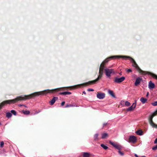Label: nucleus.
<instances>
[{"mask_svg":"<svg viewBox=\"0 0 157 157\" xmlns=\"http://www.w3.org/2000/svg\"><path fill=\"white\" fill-rule=\"evenodd\" d=\"M61 90H63V88H59L52 90L47 89L41 91L35 92L28 95H22L13 99L5 100L0 103V109H1L4 106L7 104H13L18 101L29 99L36 96L46 94L48 93H54Z\"/></svg>","mask_w":157,"mask_h":157,"instance_id":"1","label":"nucleus"},{"mask_svg":"<svg viewBox=\"0 0 157 157\" xmlns=\"http://www.w3.org/2000/svg\"><path fill=\"white\" fill-rule=\"evenodd\" d=\"M104 69V68L101 67V66H100L99 70V75L98 76V77L95 80L93 81H89L87 82L81 84L76 85L73 86H69L67 88H69L70 90L75 89L77 88L80 87L81 86H86L88 85L95 83L102 78L103 73Z\"/></svg>","mask_w":157,"mask_h":157,"instance_id":"2","label":"nucleus"},{"mask_svg":"<svg viewBox=\"0 0 157 157\" xmlns=\"http://www.w3.org/2000/svg\"><path fill=\"white\" fill-rule=\"evenodd\" d=\"M124 59H131L132 60V62L133 63L132 66L136 67L138 72L141 74L143 75L147 74L151 76L153 78L157 80V75L150 72L143 71L138 66L135 60L132 57L129 56H125Z\"/></svg>","mask_w":157,"mask_h":157,"instance_id":"3","label":"nucleus"},{"mask_svg":"<svg viewBox=\"0 0 157 157\" xmlns=\"http://www.w3.org/2000/svg\"><path fill=\"white\" fill-rule=\"evenodd\" d=\"M157 115V110L154 112L149 117V121L151 125L153 128H157V124H156L153 121V117Z\"/></svg>","mask_w":157,"mask_h":157,"instance_id":"4","label":"nucleus"},{"mask_svg":"<svg viewBox=\"0 0 157 157\" xmlns=\"http://www.w3.org/2000/svg\"><path fill=\"white\" fill-rule=\"evenodd\" d=\"M157 115V110L154 112L149 117V121L151 125L153 128H157V124H156L153 121V117Z\"/></svg>","mask_w":157,"mask_h":157,"instance_id":"5","label":"nucleus"},{"mask_svg":"<svg viewBox=\"0 0 157 157\" xmlns=\"http://www.w3.org/2000/svg\"><path fill=\"white\" fill-rule=\"evenodd\" d=\"M157 115V110L154 112L149 117V121L151 125L153 128H157V124H156L153 121V117Z\"/></svg>","mask_w":157,"mask_h":157,"instance_id":"6","label":"nucleus"},{"mask_svg":"<svg viewBox=\"0 0 157 157\" xmlns=\"http://www.w3.org/2000/svg\"><path fill=\"white\" fill-rule=\"evenodd\" d=\"M125 56H112L108 57L105 59V62H108L111 59H114L116 58H122L124 59Z\"/></svg>","mask_w":157,"mask_h":157,"instance_id":"7","label":"nucleus"},{"mask_svg":"<svg viewBox=\"0 0 157 157\" xmlns=\"http://www.w3.org/2000/svg\"><path fill=\"white\" fill-rule=\"evenodd\" d=\"M105 71L106 75L108 77H110L111 74L114 73V71L113 69H105Z\"/></svg>","mask_w":157,"mask_h":157,"instance_id":"8","label":"nucleus"},{"mask_svg":"<svg viewBox=\"0 0 157 157\" xmlns=\"http://www.w3.org/2000/svg\"><path fill=\"white\" fill-rule=\"evenodd\" d=\"M109 144L119 150H120L122 148V147L121 146L117 144H116L111 141L109 142Z\"/></svg>","mask_w":157,"mask_h":157,"instance_id":"9","label":"nucleus"},{"mask_svg":"<svg viewBox=\"0 0 157 157\" xmlns=\"http://www.w3.org/2000/svg\"><path fill=\"white\" fill-rule=\"evenodd\" d=\"M125 79V77L123 76L122 77L120 78L116 77L115 78L114 82L116 83H120L124 81Z\"/></svg>","mask_w":157,"mask_h":157,"instance_id":"10","label":"nucleus"},{"mask_svg":"<svg viewBox=\"0 0 157 157\" xmlns=\"http://www.w3.org/2000/svg\"><path fill=\"white\" fill-rule=\"evenodd\" d=\"M105 97V94L99 92H97V97L99 99H103Z\"/></svg>","mask_w":157,"mask_h":157,"instance_id":"11","label":"nucleus"},{"mask_svg":"<svg viewBox=\"0 0 157 157\" xmlns=\"http://www.w3.org/2000/svg\"><path fill=\"white\" fill-rule=\"evenodd\" d=\"M142 78L140 77L138 78L136 80L135 83V85L136 86H137L142 80Z\"/></svg>","mask_w":157,"mask_h":157,"instance_id":"12","label":"nucleus"},{"mask_svg":"<svg viewBox=\"0 0 157 157\" xmlns=\"http://www.w3.org/2000/svg\"><path fill=\"white\" fill-rule=\"evenodd\" d=\"M129 141L134 143L136 141V137L134 136H130L129 138Z\"/></svg>","mask_w":157,"mask_h":157,"instance_id":"13","label":"nucleus"},{"mask_svg":"<svg viewBox=\"0 0 157 157\" xmlns=\"http://www.w3.org/2000/svg\"><path fill=\"white\" fill-rule=\"evenodd\" d=\"M155 84L152 82L151 81H150L149 82L148 87L150 89H153L155 87Z\"/></svg>","mask_w":157,"mask_h":157,"instance_id":"14","label":"nucleus"},{"mask_svg":"<svg viewBox=\"0 0 157 157\" xmlns=\"http://www.w3.org/2000/svg\"><path fill=\"white\" fill-rule=\"evenodd\" d=\"M58 98L57 97H54L51 101L50 103L51 105H52L55 102L56 100H57Z\"/></svg>","mask_w":157,"mask_h":157,"instance_id":"15","label":"nucleus"},{"mask_svg":"<svg viewBox=\"0 0 157 157\" xmlns=\"http://www.w3.org/2000/svg\"><path fill=\"white\" fill-rule=\"evenodd\" d=\"M60 95H70L71 94V93L69 92H61L59 93Z\"/></svg>","mask_w":157,"mask_h":157,"instance_id":"16","label":"nucleus"},{"mask_svg":"<svg viewBox=\"0 0 157 157\" xmlns=\"http://www.w3.org/2000/svg\"><path fill=\"white\" fill-rule=\"evenodd\" d=\"M101 136H102L101 138L102 139H104L108 137V135L107 133H102L101 135Z\"/></svg>","mask_w":157,"mask_h":157,"instance_id":"17","label":"nucleus"},{"mask_svg":"<svg viewBox=\"0 0 157 157\" xmlns=\"http://www.w3.org/2000/svg\"><path fill=\"white\" fill-rule=\"evenodd\" d=\"M90 155L88 152H83V157H90Z\"/></svg>","mask_w":157,"mask_h":157,"instance_id":"18","label":"nucleus"},{"mask_svg":"<svg viewBox=\"0 0 157 157\" xmlns=\"http://www.w3.org/2000/svg\"><path fill=\"white\" fill-rule=\"evenodd\" d=\"M140 101H141L142 103L144 104L147 101V99L142 97L140 98Z\"/></svg>","mask_w":157,"mask_h":157,"instance_id":"19","label":"nucleus"},{"mask_svg":"<svg viewBox=\"0 0 157 157\" xmlns=\"http://www.w3.org/2000/svg\"><path fill=\"white\" fill-rule=\"evenodd\" d=\"M136 132L137 135L141 136L142 135L143 132L141 130H139L136 131Z\"/></svg>","mask_w":157,"mask_h":157,"instance_id":"20","label":"nucleus"},{"mask_svg":"<svg viewBox=\"0 0 157 157\" xmlns=\"http://www.w3.org/2000/svg\"><path fill=\"white\" fill-rule=\"evenodd\" d=\"M98 134L97 133L95 134L94 137V140L95 141H98L99 140L98 138Z\"/></svg>","mask_w":157,"mask_h":157,"instance_id":"21","label":"nucleus"},{"mask_svg":"<svg viewBox=\"0 0 157 157\" xmlns=\"http://www.w3.org/2000/svg\"><path fill=\"white\" fill-rule=\"evenodd\" d=\"M108 92H109V94L110 95H111L112 97H113L114 98L115 97L113 91L109 90L108 91Z\"/></svg>","mask_w":157,"mask_h":157,"instance_id":"22","label":"nucleus"},{"mask_svg":"<svg viewBox=\"0 0 157 157\" xmlns=\"http://www.w3.org/2000/svg\"><path fill=\"white\" fill-rule=\"evenodd\" d=\"M12 116V114L10 112L7 113H6V117L8 118H10Z\"/></svg>","mask_w":157,"mask_h":157,"instance_id":"23","label":"nucleus"},{"mask_svg":"<svg viewBox=\"0 0 157 157\" xmlns=\"http://www.w3.org/2000/svg\"><path fill=\"white\" fill-rule=\"evenodd\" d=\"M107 62H105V59L104 60L102 63L101 64L100 66H101V67H103V68H104L105 67V63H107Z\"/></svg>","mask_w":157,"mask_h":157,"instance_id":"24","label":"nucleus"},{"mask_svg":"<svg viewBox=\"0 0 157 157\" xmlns=\"http://www.w3.org/2000/svg\"><path fill=\"white\" fill-rule=\"evenodd\" d=\"M134 108H135L134 107L131 106L129 107L128 109H127V111H130L133 110L134 109Z\"/></svg>","mask_w":157,"mask_h":157,"instance_id":"25","label":"nucleus"},{"mask_svg":"<svg viewBox=\"0 0 157 157\" xmlns=\"http://www.w3.org/2000/svg\"><path fill=\"white\" fill-rule=\"evenodd\" d=\"M23 113L25 114L28 115L30 114V112L28 110H23Z\"/></svg>","mask_w":157,"mask_h":157,"instance_id":"26","label":"nucleus"},{"mask_svg":"<svg viewBox=\"0 0 157 157\" xmlns=\"http://www.w3.org/2000/svg\"><path fill=\"white\" fill-rule=\"evenodd\" d=\"M101 147H103L104 149L106 150L107 149L108 147L107 146H105L103 144H102L101 145Z\"/></svg>","mask_w":157,"mask_h":157,"instance_id":"27","label":"nucleus"},{"mask_svg":"<svg viewBox=\"0 0 157 157\" xmlns=\"http://www.w3.org/2000/svg\"><path fill=\"white\" fill-rule=\"evenodd\" d=\"M10 112L11 113H12L14 115H16L17 114V112L16 111L14 110H11Z\"/></svg>","mask_w":157,"mask_h":157,"instance_id":"28","label":"nucleus"},{"mask_svg":"<svg viewBox=\"0 0 157 157\" xmlns=\"http://www.w3.org/2000/svg\"><path fill=\"white\" fill-rule=\"evenodd\" d=\"M125 105L128 106L130 105V103L128 101H126L125 102Z\"/></svg>","mask_w":157,"mask_h":157,"instance_id":"29","label":"nucleus"},{"mask_svg":"<svg viewBox=\"0 0 157 157\" xmlns=\"http://www.w3.org/2000/svg\"><path fill=\"white\" fill-rule=\"evenodd\" d=\"M136 104V101L135 100V102L133 103L132 105V106L134 107V108H135Z\"/></svg>","mask_w":157,"mask_h":157,"instance_id":"30","label":"nucleus"},{"mask_svg":"<svg viewBox=\"0 0 157 157\" xmlns=\"http://www.w3.org/2000/svg\"><path fill=\"white\" fill-rule=\"evenodd\" d=\"M4 144V143L3 141H2L1 142L0 146V147L1 148L3 147Z\"/></svg>","mask_w":157,"mask_h":157,"instance_id":"31","label":"nucleus"},{"mask_svg":"<svg viewBox=\"0 0 157 157\" xmlns=\"http://www.w3.org/2000/svg\"><path fill=\"white\" fill-rule=\"evenodd\" d=\"M126 71H127V72L128 73L132 72V70L130 69H126Z\"/></svg>","mask_w":157,"mask_h":157,"instance_id":"32","label":"nucleus"},{"mask_svg":"<svg viewBox=\"0 0 157 157\" xmlns=\"http://www.w3.org/2000/svg\"><path fill=\"white\" fill-rule=\"evenodd\" d=\"M151 104L153 106H157V101H156L152 103Z\"/></svg>","mask_w":157,"mask_h":157,"instance_id":"33","label":"nucleus"},{"mask_svg":"<svg viewBox=\"0 0 157 157\" xmlns=\"http://www.w3.org/2000/svg\"><path fill=\"white\" fill-rule=\"evenodd\" d=\"M74 106V105L71 104H67L65 107L67 108L68 107H73Z\"/></svg>","mask_w":157,"mask_h":157,"instance_id":"34","label":"nucleus"},{"mask_svg":"<svg viewBox=\"0 0 157 157\" xmlns=\"http://www.w3.org/2000/svg\"><path fill=\"white\" fill-rule=\"evenodd\" d=\"M152 149L153 150H155L157 149V145L153 147L152 148Z\"/></svg>","mask_w":157,"mask_h":157,"instance_id":"35","label":"nucleus"},{"mask_svg":"<svg viewBox=\"0 0 157 157\" xmlns=\"http://www.w3.org/2000/svg\"><path fill=\"white\" fill-rule=\"evenodd\" d=\"M118 153L121 155H124V153L120 151V150L118 151Z\"/></svg>","mask_w":157,"mask_h":157,"instance_id":"36","label":"nucleus"},{"mask_svg":"<svg viewBox=\"0 0 157 157\" xmlns=\"http://www.w3.org/2000/svg\"><path fill=\"white\" fill-rule=\"evenodd\" d=\"M87 91H94V90L92 89L89 88L87 89Z\"/></svg>","mask_w":157,"mask_h":157,"instance_id":"37","label":"nucleus"},{"mask_svg":"<svg viewBox=\"0 0 157 157\" xmlns=\"http://www.w3.org/2000/svg\"><path fill=\"white\" fill-rule=\"evenodd\" d=\"M65 101H63L61 103V105L62 106H63L64 104H65Z\"/></svg>","mask_w":157,"mask_h":157,"instance_id":"38","label":"nucleus"},{"mask_svg":"<svg viewBox=\"0 0 157 157\" xmlns=\"http://www.w3.org/2000/svg\"><path fill=\"white\" fill-rule=\"evenodd\" d=\"M154 143L155 144H157V138H156L155 141H154Z\"/></svg>","mask_w":157,"mask_h":157,"instance_id":"39","label":"nucleus"},{"mask_svg":"<svg viewBox=\"0 0 157 157\" xmlns=\"http://www.w3.org/2000/svg\"><path fill=\"white\" fill-rule=\"evenodd\" d=\"M107 124V123H104L103 124V127H104V126H105Z\"/></svg>","mask_w":157,"mask_h":157,"instance_id":"40","label":"nucleus"},{"mask_svg":"<svg viewBox=\"0 0 157 157\" xmlns=\"http://www.w3.org/2000/svg\"><path fill=\"white\" fill-rule=\"evenodd\" d=\"M135 156H136V157H140L138 156V155H136V154H135Z\"/></svg>","mask_w":157,"mask_h":157,"instance_id":"41","label":"nucleus"},{"mask_svg":"<svg viewBox=\"0 0 157 157\" xmlns=\"http://www.w3.org/2000/svg\"><path fill=\"white\" fill-rule=\"evenodd\" d=\"M23 105H19L20 106H23Z\"/></svg>","mask_w":157,"mask_h":157,"instance_id":"42","label":"nucleus"},{"mask_svg":"<svg viewBox=\"0 0 157 157\" xmlns=\"http://www.w3.org/2000/svg\"><path fill=\"white\" fill-rule=\"evenodd\" d=\"M148 94H149V92H148L146 95V96H148Z\"/></svg>","mask_w":157,"mask_h":157,"instance_id":"43","label":"nucleus"},{"mask_svg":"<svg viewBox=\"0 0 157 157\" xmlns=\"http://www.w3.org/2000/svg\"><path fill=\"white\" fill-rule=\"evenodd\" d=\"M83 93L84 94H86V93L85 91H84L83 92Z\"/></svg>","mask_w":157,"mask_h":157,"instance_id":"44","label":"nucleus"},{"mask_svg":"<svg viewBox=\"0 0 157 157\" xmlns=\"http://www.w3.org/2000/svg\"><path fill=\"white\" fill-rule=\"evenodd\" d=\"M23 106L25 107H27L26 106H25V105H23Z\"/></svg>","mask_w":157,"mask_h":157,"instance_id":"45","label":"nucleus"},{"mask_svg":"<svg viewBox=\"0 0 157 157\" xmlns=\"http://www.w3.org/2000/svg\"><path fill=\"white\" fill-rule=\"evenodd\" d=\"M142 157H146V156H142Z\"/></svg>","mask_w":157,"mask_h":157,"instance_id":"46","label":"nucleus"},{"mask_svg":"<svg viewBox=\"0 0 157 157\" xmlns=\"http://www.w3.org/2000/svg\"><path fill=\"white\" fill-rule=\"evenodd\" d=\"M1 124V123H0V125Z\"/></svg>","mask_w":157,"mask_h":157,"instance_id":"47","label":"nucleus"}]
</instances>
